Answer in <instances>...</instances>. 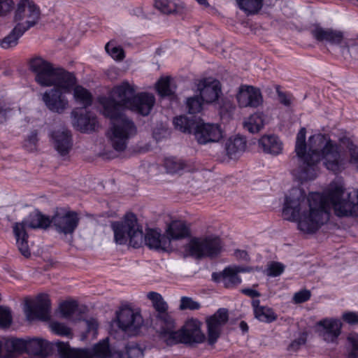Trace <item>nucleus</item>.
Here are the masks:
<instances>
[{
    "mask_svg": "<svg viewBox=\"0 0 358 358\" xmlns=\"http://www.w3.org/2000/svg\"><path fill=\"white\" fill-rule=\"evenodd\" d=\"M329 204L338 217H357L358 189L346 192L343 187L336 186L327 196L319 193L306 196L302 189L292 188L285 196L282 215L289 221H297L300 231L313 234L329 220Z\"/></svg>",
    "mask_w": 358,
    "mask_h": 358,
    "instance_id": "obj_1",
    "label": "nucleus"
},
{
    "mask_svg": "<svg viewBox=\"0 0 358 358\" xmlns=\"http://www.w3.org/2000/svg\"><path fill=\"white\" fill-rule=\"evenodd\" d=\"M306 129L302 127L296 134L295 152L299 160V166L292 173L301 181L314 180L317 174L318 164L322 162L329 171H341L342 159L339 146L326 135L317 134L306 142Z\"/></svg>",
    "mask_w": 358,
    "mask_h": 358,
    "instance_id": "obj_2",
    "label": "nucleus"
},
{
    "mask_svg": "<svg viewBox=\"0 0 358 358\" xmlns=\"http://www.w3.org/2000/svg\"><path fill=\"white\" fill-rule=\"evenodd\" d=\"M135 92V87L124 81L113 88L108 97L100 99L103 114L112 124L107 136L111 146L118 152L124 151L129 140L137 134L134 121L124 114V110L131 106Z\"/></svg>",
    "mask_w": 358,
    "mask_h": 358,
    "instance_id": "obj_3",
    "label": "nucleus"
},
{
    "mask_svg": "<svg viewBox=\"0 0 358 358\" xmlns=\"http://www.w3.org/2000/svg\"><path fill=\"white\" fill-rule=\"evenodd\" d=\"M112 228L115 241L117 244H126L129 241V245L134 248H138L145 243L150 249L172 250L170 240L159 231L150 229L144 235L142 226L138 224L137 217L134 213L127 214L121 222L112 223Z\"/></svg>",
    "mask_w": 358,
    "mask_h": 358,
    "instance_id": "obj_4",
    "label": "nucleus"
},
{
    "mask_svg": "<svg viewBox=\"0 0 358 358\" xmlns=\"http://www.w3.org/2000/svg\"><path fill=\"white\" fill-rule=\"evenodd\" d=\"M201 323L197 320H187L180 329H176L175 320L172 325L159 330V338L168 345L178 343L192 345L205 341L206 336L201 329Z\"/></svg>",
    "mask_w": 358,
    "mask_h": 358,
    "instance_id": "obj_5",
    "label": "nucleus"
},
{
    "mask_svg": "<svg viewBox=\"0 0 358 358\" xmlns=\"http://www.w3.org/2000/svg\"><path fill=\"white\" fill-rule=\"evenodd\" d=\"M51 225V218L43 214L38 209H34L29 215L22 222H15L13 226V234L16 239V243L20 253L25 257L31 255L29 245V235L26 227L32 229H47Z\"/></svg>",
    "mask_w": 358,
    "mask_h": 358,
    "instance_id": "obj_6",
    "label": "nucleus"
},
{
    "mask_svg": "<svg viewBox=\"0 0 358 358\" xmlns=\"http://www.w3.org/2000/svg\"><path fill=\"white\" fill-rule=\"evenodd\" d=\"M223 242L215 235L192 238L187 245L190 255L201 259L217 257L222 251Z\"/></svg>",
    "mask_w": 358,
    "mask_h": 358,
    "instance_id": "obj_7",
    "label": "nucleus"
},
{
    "mask_svg": "<svg viewBox=\"0 0 358 358\" xmlns=\"http://www.w3.org/2000/svg\"><path fill=\"white\" fill-rule=\"evenodd\" d=\"M80 221V217L76 211L57 210L51 217L50 226L63 239L72 243Z\"/></svg>",
    "mask_w": 358,
    "mask_h": 358,
    "instance_id": "obj_8",
    "label": "nucleus"
},
{
    "mask_svg": "<svg viewBox=\"0 0 358 358\" xmlns=\"http://www.w3.org/2000/svg\"><path fill=\"white\" fill-rule=\"evenodd\" d=\"M59 355L61 358H106L110 357V351L108 339L96 344L93 349H73L67 343H58Z\"/></svg>",
    "mask_w": 358,
    "mask_h": 358,
    "instance_id": "obj_9",
    "label": "nucleus"
},
{
    "mask_svg": "<svg viewBox=\"0 0 358 358\" xmlns=\"http://www.w3.org/2000/svg\"><path fill=\"white\" fill-rule=\"evenodd\" d=\"M40 15V9L33 0H19L13 20L17 24H22L28 30L38 23Z\"/></svg>",
    "mask_w": 358,
    "mask_h": 358,
    "instance_id": "obj_10",
    "label": "nucleus"
},
{
    "mask_svg": "<svg viewBox=\"0 0 358 358\" xmlns=\"http://www.w3.org/2000/svg\"><path fill=\"white\" fill-rule=\"evenodd\" d=\"M30 69L35 74V80L42 87L52 86L53 76L56 68L41 57H35L30 61Z\"/></svg>",
    "mask_w": 358,
    "mask_h": 358,
    "instance_id": "obj_11",
    "label": "nucleus"
},
{
    "mask_svg": "<svg viewBox=\"0 0 358 358\" xmlns=\"http://www.w3.org/2000/svg\"><path fill=\"white\" fill-rule=\"evenodd\" d=\"M143 323L140 313L130 308H123L117 315V324L120 329L129 335H136Z\"/></svg>",
    "mask_w": 358,
    "mask_h": 358,
    "instance_id": "obj_12",
    "label": "nucleus"
},
{
    "mask_svg": "<svg viewBox=\"0 0 358 358\" xmlns=\"http://www.w3.org/2000/svg\"><path fill=\"white\" fill-rule=\"evenodd\" d=\"M194 135L199 144L204 145L218 142L222 138V131L217 124L196 122Z\"/></svg>",
    "mask_w": 358,
    "mask_h": 358,
    "instance_id": "obj_13",
    "label": "nucleus"
},
{
    "mask_svg": "<svg viewBox=\"0 0 358 358\" xmlns=\"http://www.w3.org/2000/svg\"><path fill=\"white\" fill-rule=\"evenodd\" d=\"M51 302L47 294H40L34 305L28 306L25 309L28 320L36 319L48 321L50 319Z\"/></svg>",
    "mask_w": 358,
    "mask_h": 358,
    "instance_id": "obj_14",
    "label": "nucleus"
},
{
    "mask_svg": "<svg viewBox=\"0 0 358 358\" xmlns=\"http://www.w3.org/2000/svg\"><path fill=\"white\" fill-rule=\"evenodd\" d=\"M228 311L225 308H220L217 312L206 320L208 327V341L210 345L215 343L220 336L221 329L228 321Z\"/></svg>",
    "mask_w": 358,
    "mask_h": 358,
    "instance_id": "obj_15",
    "label": "nucleus"
},
{
    "mask_svg": "<svg viewBox=\"0 0 358 358\" xmlns=\"http://www.w3.org/2000/svg\"><path fill=\"white\" fill-rule=\"evenodd\" d=\"M197 90L202 101L207 103L217 101L222 92L220 82L211 78L199 80Z\"/></svg>",
    "mask_w": 358,
    "mask_h": 358,
    "instance_id": "obj_16",
    "label": "nucleus"
},
{
    "mask_svg": "<svg viewBox=\"0 0 358 358\" xmlns=\"http://www.w3.org/2000/svg\"><path fill=\"white\" fill-rule=\"evenodd\" d=\"M58 343L61 342L49 343L43 339L32 338L27 341V352L30 355L31 358H47L54 348L59 352Z\"/></svg>",
    "mask_w": 358,
    "mask_h": 358,
    "instance_id": "obj_17",
    "label": "nucleus"
},
{
    "mask_svg": "<svg viewBox=\"0 0 358 358\" xmlns=\"http://www.w3.org/2000/svg\"><path fill=\"white\" fill-rule=\"evenodd\" d=\"M147 297L152 301V306L157 312V318L160 320V329H166L169 325H172L173 318L168 313L169 306L162 296L155 292H150Z\"/></svg>",
    "mask_w": 358,
    "mask_h": 358,
    "instance_id": "obj_18",
    "label": "nucleus"
},
{
    "mask_svg": "<svg viewBox=\"0 0 358 358\" xmlns=\"http://www.w3.org/2000/svg\"><path fill=\"white\" fill-rule=\"evenodd\" d=\"M42 100L47 108L57 113H62L68 106V100L57 88L46 91L42 95Z\"/></svg>",
    "mask_w": 358,
    "mask_h": 358,
    "instance_id": "obj_19",
    "label": "nucleus"
},
{
    "mask_svg": "<svg viewBox=\"0 0 358 358\" xmlns=\"http://www.w3.org/2000/svg\"><path fill=\"white\" fill-rule=\"evenodd\" d=\"M236 99L241 107L256 108L262 103L260 90L252 86H241Z\"/></svg>",
    "mask_w": 358,
    "mask_h": 358,
    "instance_id": "obj_20",
    "label": "nucleus"
},
{
    "mask_svg": "<svg viewBox=\"0 0 358 358\" xmlns=\"http://www.w3.org/2000/svg\"><path fill=\"white\" fill-rule=\"evenodd\" d=\"M71 115L73 117V126L81 132L96 131L99 127L96 117L90 112L83 113L73 110Z\"/></svg>",
    "mask_w": 358,
    "mask_h": 358,
    "instance_id": "obj_21",
    "label": "nucleus"
},
{
    "mask_svg": "<svg viewBox=\"0 0 358 358\" xmlns=\"http://www.w3.org/2000/svg\"><path fill=\"white\" fill-rule=\"evenodd\" d=\"M52 138L54 148L61 157L66 159L73 145L71 132L65 129L55 131Z\"/></svg>",
    "mask_w": 358,
    "mask_h": 358,
    "instance_id": "obj_22",
    "label": "nucleus"
},
{
    "mask_svg": "<svg viewBox=\"0 0 358 358\" xmlns=\"http://www.w3.org/2000/svg\"><path fill=\"white\" fill-rule=\"evenodd\" d=\"M212 279L215 282L222 283L227 289L234 288L241 282V278L234 266H229L222 271L213 273Z\"/></svg>",
    "mask_w": 358,
    "mask_h": 358,
    "instance_id": "obj_23",
    "label": "nucleus"
},
{
    "mask_svg": "<svg viewBox=\"0 0 358 358\" xmlns=\"http://www.w3.org/2000/svg\"><path fill=\"white\" fill-rule=\"evenodd\" d=\"M310 33L315 40L319 42H327L331 45H340L343 41V32L331 29H324L315 26Z\"/></svg>",
    "mask_w": 358,
    "mask_h": 358,
    "instance_id": "obj_24",
    "label": "nucleus"
},
{
    "mask_svg": "<svg viewBox=\"0 0 358 358\" xmlns=\"http://www.w3.org/2000/svg\"><path fill=\"white\" fill-rule=\"evenodd\" d=\"M155 102V96L147 92H141L135 95L129 110L143 116L148 115Z\"/></svg>",
    "mask_w": 358,
    "mask_h": 358,
    "instance_id": "obj_25",
    "label": "nucleus"
},
{
    "mask_svg": "<svg viewBox=\"0 0 358 358\" xmlns=\"http://www.w3.org/2000/svg\"><path fill=\"white\" fill-rule=\"evenodd\" d=\"M322 327L321 336L328 343H334L341 334V323L338 320L325 319L318 322Z\"/></svg>",
    "mask_w": 358,
    "mask_h": 358,
    "instance_id": "obj_26",
    "label": "nucleus"
},
{
    "mask_svg": "<svg viewBox=\"0 0 358 358\" xmlns=\"http://www.w3.org/2000/svg\"><path fill=\"white\" fill-rule=\"evenodd\" d=\"M166 238L170 240V246L172 241H178L188 238L191 236V231L187 224L181 220L172 221L166 229Z\"/></svg>",
    "mask_w": 358,
    "mask_h": 358,
    "instance_id": "obj_27",
    "label": "nucleus"
},
{
    "mask_svg": "<svg viewBox=\"0 0 358 358\" xmlns=\"http://www.w3.org/2000/svg\"><path fill=\"white\" fill-rule=\"evenodd\" d=\"M76 83L74 75L62 68H56L53 76L52 86L65 91L69 90Z\"/></svg>",
    "mask_w": 358,
    "mask_h": 358,
    "instance_id": "obj_28",
    "label": "nucleus"
},
{
    "mask_svg": "<svg viewBox=\"0 0 358 358\" xmlns=\"http://www.w3.org/2000/svg\"><path fill=\"white\" fill-rule=\"evenodd\" d=\"M259 145L266 153L278 155L282 151V143L275 135H264L259 140Z\"/></svg>",
    "mask_w": 358,
    "mask_h": 358,
    "instance_id": "obj_29",
    "label": "nucleus"
},
{
    "mask_svg": "<svg viewBox=\"0 0 358 358\" xmlns=\"http://www.w3.org/2000/svg\"><path fill=\"white\" fill-rule=\"evenodd\" d=\"M245 148L246 141L244 138L241 136L231 138L226 143L227 154L231 159L244 152Z\"/></svg>",
    "mask_w": 358,
    "mask_h": 358,
    "instance_id": "obj_30",
    "label": "nucleus"
},
{
    "mask_svg": "<svg viewBox=\"0 0 358 358\" xmlns=\"http://www.w3.org/2000/svg\"><path fill=\"white\" fill-rule=\"evenodd\" d=\"M26 31L22 24H16L10 33L0 41V45L4 49L15 47Z\"/></svg>",
    "mask_w": 358,
    "mask_h": 358,
    "instance_id": "obj_31",
    "label": "nucleus"
},
{
    "mask_svg": "<svg viewBox=\"0 0 358 358\" xmlns=\"http://www.w3.org/2000/svg\"><path fill=\"white\" fill-rule=\"evenodd\" d=\"M27 341L22 338H10L5 341L4 348L6 352L13 357L15 354L27 352Z\"/></svg>",
    "mask_w": 358,
    "mask_h": 358,
    "instance_id": "obj_32",
    "label": "nucleus"
},
{
    "mask_svg": "<svg viewBox=\"0 0 358 358\" xmlns=\"http://www.w3.org/2000/svg\"><path fill=\"white\" fill-rule=\"evenodd\" d=\"M238 8L247 15L257 14L263 7L264 0H236Z\"/></svg>",
    "mask_w": 358,
    "mask_h": 358,
    "instance_id": "obj_33",
    "label": "nucleus"
},
{
    "mask_svg": "<svg viewBox=\"0 0 358 358\" xmlns=\"http://www.w3.org/2000/svg\"><path fill=\"white\" fill-rule=\"evenodd\" d=\"M175 128L184 133H191L196 124L195 117H187L185 115H180L176 117L173 120Z\"/></svg>",
    "mask_w": 358,
    "mask_h": 358,
    "instance_id": "obj_34",
    "label": "nucleus"
},
{
    "mask_svg": "<svg viewBox=\"0 0 358 358\" xmlns=\"http://www.w3.org/2000/svg\"><path fill=\"white\" fill-rule=\"evenodd\" d=\"M264 119L262 113H255L244 122V127L251 134L259 132L264 127Z\"/></svg>",
    "mask_w": 358,
    "mask_h": 358,
    "instance_id": "obj_35",
    "label": "nucleus"
},
{
    "mask_svg": "<svg viewBox=\"0 0 358 358\" xmlns=\"http://www.w3.org/2000/svg\"><path fill=\"white\" fill-rule=\"evenodd\" d=\"M60 313L62 317L68 320H72L74 314L81 311L78 309V304L76 301H66L59 306Z\"/></svg>",
    "mask_w": 358,
    "mask_h": 358,
    "instance_id": "obj_36",
    "label": "nucleus"
},
{
    "mask_svg": "<svg viewBox=\"0 0 358 358\" xmlns=\"http://www.w3.org/2000/svg\"><path fill=\"white\" fill-rule=\"evenodd\" d=\"M155 6L164 14L174 13L180 9L177 0H156Z\"/></svg>",
    "mask_w": 358,
    "mask_h": 358,
    "instance_id": "obj_37",
    "label": "nucleus"
},
{
    "mask_svg": "<svg viewBox=\"0 0 358 358\" xmlns=\"http://www.w3.org/2000/svg\"><path fill=\"white\" fill-rule=\"evenodd\" d=\"M73 96L75 99L82 103L85 108L90 106L92 103V96L91 93L80 85H78L74 88Z\"/></svg>",
    "mask_w": 358,
    "mask_h": 358,
    "instance_id": "obj_38",
    "label": "nucleus"
},
{
    "mask_svg": "<svg viewBox=\"0 0 358 358\" xmlns=\"http://www.w3.org/2000/svg\"><path fill=\"white\" fill-rule=\"evenodd\" d=\"M255 317L259 321L265 323L273 322L278 318V316L274 313L273 310L268 306H264L260 309H257V313H255Z\"/></svg>",
    "mask_w": 358,
    "mask_h": 358,
    "instance_id": "obj_39",
    "label": "nucleus"
},
{
    "mask_svg": "<svg viewBox=\"0 0 358 358\" xmlns=\"http://www.w3.org/2000/svg\"><path fill=\"white\" fill-rule=\"evenodd\" d=\"M157 90L162 96L173 94L174 91L171 85V78L166 77L161 78L157 83Z\"/></svg>",
    "mask_w": 358,
    "mask_h": 358,
    "instance_id": "obj_40",
    "label": "nucleus"
},
{
    "mask_svg": "<svg viewBox=\"0 0 358 358\" xmlns=\"http://www.w3.org/2000/svg\"><path fill=\"white\" fill-rule=\"evenodd\" d=\"M201 96H194L189 97L186 101V106L189 114L199 113L202 110L203 103Z\"/></svg>",
    "mask_w": 358,
    "mask_h": 358,
    "instance_id": "obj_41",
    "label": "nucleus"
},
{
    "mask_svg": "<svg viewBox=\"0 0 358 358\" xmlns=\"http://www.w3.org/2000/svg\"><path fill=\"white\" fill-rule=\"evenodd\" d=\"M347 340L349 344L347 358H358V334H350Z\"/></svg>",
    "mask_w": 358,
    "mask_h": 358,
    "instance_id": "obj_42",
    "label": "nucleus"
},
{
    "mask_svg": "<svg viewBox=\"0 0 358 358\" xmlns=\"http://www.w3.org/2000/svg\"><path fill=\"white\" fill-rule=\"evenodd\" d=\"M105 49L107 53L117 61H122L125 57L124 50L119 46H115L113 41L106 43Z\"/></svg>",
    "mask_w": 358,
    "mask_h": 358,
    "instance_id": "obj_43",
    "label": "nucleus"
},
{
    "mask_svg": "<svg viewBox=\"0 0 358 358\" xmlns=\"http://www.w3.org/2000/svg\"><path fill=\"white\" fill-rule=\"evenodd\" d=\"M185 163L176 158H169L165 160V167L168 172L176 173L185 169Z\"/></svg>",
    "mask_w": 358,
    "mask_h": 358,
    "instance_id": "obj_44",
    "label": "nucleus"
},
{
    "mask_svg": "<svg viewBox=\"0 0 358 358\" xmlns=\"http://www.w3.org/2000/svg\"><path fill=\"white\" fill-rule=\"evenodd\" d=\"M13 321L11 310L9 308L0 306V328L10 327Z\"/></svg>",
    "mask_w": 358,
    "mask_h": 358,
    "instance_id": "obj_45",
    "label": "nucleus"
},
{
    "mask_svg": "<svg viewBox=\"0 0 358 358\" xmlns=\"http://www.w3.org/2000/svg\"><path fill=\"white\" fill-rule=\"evenodd\" d=\"M86 331L85 337H91L95 338L98 333L99 323L94 318H90L85 320Z\"/></svg>",
    "mask_w": 358,
    "mask_h": 358,
    "instance_id": "obj_46",
    "label": "nucleus"
},
{
    "mask_svg": "<svg viewBox=\"0 0 358 358\" xmlns=\"http://www.w3.org/2000/svg\"><path fill=\"white\" fill-rule=\"evenodd\" d=\"M51 330L56 334L62 336H70L72 335L71 329L63 323L52 322L50 324Z\"/></svg>",
    "mask_w": 358,
    "mask_h": 358,
    "instance_id": "obj_47",
    "label": "nucleus"
},
{
    "mask_svg": "<svg viewBox=\"0 0 358 358\" xmlns=\"http://www.w3.org/2000/svg\"><path fill=\"white\" fill-rule=\"evenodd\" d=\"M201 308V305L199 302L194 301L192 298L188 296H182L180 299V303L179 308L181 310H199Z\"/></svg>",
    "mask_w": 358,
    "mask_h": 358,
    "instance_id": "obj_48",
    "label": "nucleus"
},
{
    "mask_svg": "<svg viewBox=\"0 0 358 358\" xmlns=\"http://www.w3.org/2000/svg\"><path fill=\"white\" fill-rule=\"evenodd\" d=\"M220 105V114L222 117L230 116L235 110V106L229 99H223L221 100Z\"/></svg>",
    "mask_w": 358,
    "mask_h": 358,
    "instance_id": "obj_49",
    "label": "nucleus"
},
{
    "mask_svg": "<svg viewBox=\"0 0 358 358\" xmlns=\"http://www.w3.org/2000/svg\"><path fill=\"white\" fill-rule=\"evenodd\" d=\"M127 358H141L143 357V350L137 344H130L126 347Z\"/></svg>",
    "mask_w": 358,
    "mask_h": 358,
    "instance_id": "obj_50",
    "label": "nucleus"
},
{
    "mask_svg": "<svg viewBox=\"0 0 358 358\" xmlns=\"http://www.w3.org/2000/svg\"><path fill=\"white\" fill-rule=\"evenodd\" d=\"M285 270V266L277 262H271L267 268V275L272 277L280 275Z\"/></svg>",
    "mask_w": 358,
    "mask_h": 358,
    "instance_id": "obj_51",
    "label": "nucleus"
},
{
    "mask_svg": "<svg viewBox=\"0 0 358 358\" xmlns=\"http://www.w3.org/2000/svg\"><path fill=\"white\" fill-rule=\"evenodd\" d=\"M38 142L37 138V132L36 131H33L31 132L30 135L28 136L27 138L25 140L24 147L25 149L29 152H32L36 150V144Z\"/></svg>",
    "mask_w": 358,
    "mask_h": 358,
    "instance_id": "obj_52",
    "label": "nucleus"
},
{
    "mask_svg": "<svg viewBox=\"0 0 358 358\" xmlns=\"http://www.w3.org/2000/svg\"><path fill=\"white\" fill-rule=\"evenodd\" d=\"M310 292L307 289L301 290L294 294L293 300L296 303H301L308 301L310 297Z\"/></svg>",
    "mask_w": 358,
    "mask_h": 358,
    "instance_id": "obj_53",
    "label": "nucleus"
},
{
    "mask_svg": "<svg viewBox=\"0 0 358 358\" xmlns=\"http://www.w3.org/2000/svg\"><path fill=\"white\" fill-rule=\"evenodd\" d=\"M13 0H0V16L6 15L13 8Z\"/></svg>",
    "mask_w": 358,
    "mask_h": 358,
    "instance_id": "obj_54",
    "label": "nucleus"
},
{
    "mask_svg": "<svg viewBox=\"0 0 358 358\" xmlns=\"http://www.w3.org/2000/svg\"><path fill=\"white\" fill-rule=\"evenodd\" d=\"M343 319L350 324H358V315L355 313H346L343 315Z\"/></svg>",
    "mask_w": 358,
    "mask_h": 358,
    "instance_id": "obj_55",
    "label": "nucleus"
},
{
    "mask_svg": "<svg viewBox=\"0 0 358 358\" xmlns=\"http://www.w3.org/2000/svg\"><path fill=\"white\" fill-rule=\"evenodd\" d=\"M234 257L238 260L248 262L250 260L249 255L245 250H236L234 252Z\"/></svg>",
    "mask_w": 358,
    "mask_h": 358,
    "instance_id": "obj_56",
    "label": "nucleus"
},
{
    "mask_svg": "<svg viewBox=\"0 0 358 358\" xmlns=\"http://www.w3.org/2000/svg\"><path fill=\"white\" fill-rule=\"evenodd\" d=\"M305 343V340L303 338H299L292 341L289 345L288 349L292 351L297 350L299 347Z\"/></svg>",
    "mask_w": 358,
    "mask_h": 358,
    "instance_id": "obj_57",
    "label": "nucleus"
},
{
    "mask_svg": "<svg viewBox=\"0 0 358 358\" xmlns=\"http://www.w3.org/2000/svg\"><path fill=\"white\" fill-rule=\"evenodd\" d=\"M241 292L250 297L254 298V297H259L260 296V293L257 292V290L250 289V288H245L241 289Z\"/></svg>",
    "mask_w": 358,
    "mask_h": 358,
    "instance_id": "obj_58",
    "label": "nucleus"
},
{
    "mask_svg": "<svg viewBox=\"0 0 358 358\" xmlns=\"http://www.w3.org/2000/svg\"><path fill=\"white\" fill-rule=\"evenodd\" d=\"M278 96L280 99V102L286 106H289L291 104L290 99L287 96V95L283 92H279Z\"/></svg>",
    "mask_w": 358,
    "mask_h": 358,
    "instance_id": "obj_59",
    "label": "nucleus"
},
{
    "mask_svg": "<svg viewBox=\"0 0 358 358\" xmlns=\"http://www.w3.org/2000/svg\"><path fill=\"white\" fill-rule=\"evenodd\" d=\"M234 266L235 267V269L238 274L239 273L250 272L254 270V268L252 267H250V266H235V265H234Z\"/></svg>",
    "mask_w": 358,
    "mask_h": 358,
    "instance_id": "obj_60",
    "label": "nucleus"
},
{
    "mask_svg": "<svg viewBox=\"0 0 358 358\" xmlns=\"http://www.w3.org/2000/svg\"><path fill=\"white\" fill-rule=\"evenodd\" d=\"M7 108L0 107V124L3 123L7 118Z\"/></svg>",
    "mask_w": 358,
    "mask_h": 358,
    "instance_id": "obj_61",
    "label": "nucleus"
},
{
    "mask_svg": "<svg viewBox=\"0 0 358 358\" xmlns=\"http://www.w3.org/2000/svg\"><path fill=\"white\" fill-rule=\"evenodd\" d=\"M252 306L253 308L254 314L257 313V309L263 308L264 306H260V301L259 299H255L252 301Z\"/></svg>",
    "mask_w": 358,
    "mask_h": 358,
    "instance_id": "obj_62",
    "label": "nucleus"
},
{
    "mask_svg": "<svg viewBox=\"0 0 358 358\" xmlns=\"http://www.w3.org/2000/svg\"><path fill=\"white\" fill-rule=\"evenodd\" d=\"M239 327L243 332H247L248 331V324L245 321H241L240 322Z\"/></svg>",
    "mask_w": 358,
    "mask_h": 358,
    "instance_id": "obj_63",
    "label": "nucleus"
},
{
    "mask_svg": "<svg viewBox=\"0 0 358 358\" xmlns=\"http://www.w3.org/2000/svg\"><path fill=\"white\" fill-rule=\"evenodd\" d=\"M0 358H13L11 355L7 353L6 351L0 353Z\"/></svg>",
    "mask_w": 358,
    "mask_h": 358,
    "instance_id": "obj_64",
    "label": "nucleus"
}]
</instances>
